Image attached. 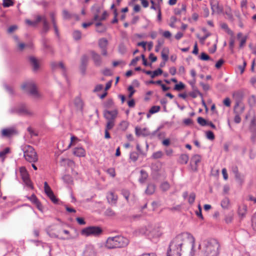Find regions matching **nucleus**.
Instances as JSON below:
<instances>
[{"mask_svg":"<svg viewBox=\"0 0 256 256\" xmlns=\"http://www.w3.org/2000/svg\"><path fill=\"white\" fill-rule=\"evenodd\" d=\"M194 245L195 238L191 234L182 232L170 243L166 256H193Z\"/></svg>","mask_w":256,"mask_h":256,"instance_id":"obj_1","label":"nucleus"},{"mask_svg":"<svg viewBox=\"0 0 256 256\" xmlns=\"http://www.w3.org/2000/svg\"><path fill=\"white\" fill-rule=\"evenodd\" d=\"M220 244L214 238L206 239L203 240L198 246L202 250L203 256H218Z\"/></svg>","mask_w":256,"mask_h":256,"instance_id":"obj_2","label":"nucleus"},{"mask_svg":"<svg viewBox=\"0 0 256 256\" xmlns=\"http://www.w3.org/2000/svg\"><path fill=\"white\" fill-rule=\"evenodd\" d=\"M130 242L129 240L122 236H116L108 238L106 246L108 249L121 248L126 246Z\"/></svg>","mask_w":256,"mask_h":256,"instance_id":"obj_3","label":"nucleus"},{"mask_svg":"<svg viewBox=\"0 0 256 256\" xmlns=\"http://www.w3.org/2000/svg\"><path fill=\"white\" fill-rule=\"evenodd\" d=\"M118 112L117 109L112 110H104L103 112L104 117L107 121L106 126H108V128H114L115 126V122L118 117Z\"/></svg>","mask_w":256,"mask_h":256,"instance_id":"obj_4","label":"nucleus"},{"mask_svg":"<svg viewBox=\"0 0 256 256\" xmlns=\"http://www.w3.org/2000/svg\"><path fill=\"white\" fill-rule=\"evenodd\" d=\"M24 156L26 160L30 162H35L38 160V156L34 148L30 146H26L23 148Z\"/></svg>","mask_w":256,"mask_h":256,"instance_id":"obj_5","label":"nucleus"},{"mask_svg":"<svg viewBox=\"0 0 256 256\" xmlns=\"http://www.w3.org/2000/svg\"><path fill=\"white\" fill-rule=\"evenodd\" d=\"M102 233V228L98 226H90L82 230L81 234L82 235L88 236H98Z\"/></svg>","mask_w":256,"mask_h":256,"instance_id":"obj_6","label":"nucleus"},{"mask_svg":"<svg viewBox=\"0 0 256 256\" xmlns=\"http://www.w3.org/2000/svg\"><path fill=\"white\" fill-rule=\"evenodd\" d=\"M22 88L28 92L31 96L35 98H40L41 96L38 92L36 85L32 82H28L22 86Z\"/></svg>","mask_w":256,"mask_h":256,"instance_id":"obj_7","label":"nucleus"},{"mask_svg":"<svg viewBox=\"0 0 256 256\" xmlns=\"http://www.w3.org/2000/svg\"><path fill=\"white\" fill-rule=\"evenodd\" d=\"M10 112L12 114H16L19 116H32L33 115L32 112L30 111L26 108L25 104H22L17 108H14L11 109Z\"/></svg>","mask_w":256,"mask_h":256,"instance_id":"obj_8","label":"nucleus"},{"mask_svg":"<svg viewBox=\"0 0 256 256\" xmlns=\"http://www.w3.org/2000/svg\"><path fill=\"white\" fill-rule=\"evenodd\" d=\"M20 176L22 177V178L25 184L31 188H32L33 186H32V182L30 178L29 174L27 170H26V168L24 166H22L20 168Z\"/></svg>","mask_w":256,"mask_h":256,"instance_id":"obj_9","label":"nucleus"},{"mask_svg":"<svg viewBox=\"0 0 256 256\" xmlns=\"http://www.w3.org/2000/svg\"><path fill=\"white\" fill-rule=\"evenodd\" d=\"M50 66L52 70H56L58 68H61L62 70V75L65 78L66 80H68L66 76V68L64 66V64L62 62H60L58 63L56 62H51Z\"/></svg>","mask_w":256,"mask_h":256,"instance_id":"obj_10","label":"nucleus"},{"mask_svg":"<svg viewBox=\"0 0 256 256\" xmlns=\"http://www.w3.org/2000/svg\"><path fill=\"white\" fill-rule=\"evenodd\" d=\"M108 44V40L106 38H101L98 40V46L101 50L102 55L104 56H107Z\"/></svg>","mask_w":256,"mask_h":256,"instance_id":"obj_11","label":"nucleus"},{"mask_svg":"<svg viewBox=\"0 0 256 256\" xmlns=\"http://www.w3.org/2000/svg\"><path fill=\"white\" fill-rule=\"evenodd\" d=\"M88 56L84 54L83 55L80 59V69L82 74L84 75L86 73V66L88 64Z\"/></svg>","mask_w":256,"mask_h":256,"instance_id":"obj_12","label":"nucleus"},{"mask_svg":"<svg viewBox=\"0 0 256 256\" xmlns=\"http://www.w3.org/2000/svg\"><path fill=\"white\" fill-rule=\"evenodd\" d=\"M210 6L213 12L220 14L223 11L222 6L219 5L218 2L216 0H212L210 1Z\"/></svg>","mask_w":256,"mask_h":256,"instance_id":"obj_13","label":"nucleus"},{"mask_svg":"<svg viewBox=\"0 0 256 256\" xmlns=\"http://www.w3.org/2000/svg\"><path fill=\"white\" fill-rule=\"evenodd\" d=\"M250 130L252 133L251 136V140L252 142H256V122L254 118L251 120Z\"/></svg>","mask_w":256,"mask_h":256,"instance_id":"obj_14","label":"nucleus"},{"mask_svg":"<svg viewBox=\"0 0 256 256\" xmlns=\"http://www.w3.org/2000/svg\"><path fill=\"white\" fill-rule=\"evenodd\" d=\"M201 160L202 156L198 154H196L192 157L190 160V163H193L194 164V170H197L198 164L201 162Z\"/></svg>","mask_w":256,"mask_h":256,"instance_id":"obj_15","label":"nucleus"},{"mask_svg":"<svg viewBox=\"0 0 256 256\" xmlns=\"http://www.w3.org/2000/svg\"><path fill=\"white\" fill-rule=\"evenodd\" d=\"M90 54H92V58L94 62V64L96 66H100L102 64V58L94 50H92L90 52Z\"/></svg>","mask_w":256,"mask_h":256,"instance_id":"obj_16","label":"nucleus"},{"mask_svg":"<svg viewBox=\"0 0 256 256\" xmlns=\"http://www.w3.org/2000/svg\"><path fill=\"white\" fill-rule=\"evenodd\" d=\"M245 107L243 104H240L238 101H237L234 106V114H241L244 112Z\"/></svg>","mask_w":256,"mask_h":256,"instance_id":"obj_17","label":"nucleus"},{"mask_svg":"<svg viewBox=\"0 0 256 256\" xmlns=\"http://www.w3.org/2000/svg\"><path fill=\"white\" fill-rule=\"evenodd\" d=\"M73 154L78 157H84L86 156V150L82 147H76L74 149Z\"/></svg>","mask_w":256,"mask_h":256,"instance_id":"obj_18","label":"nucleus"},{"mask_svg":"<svg viewBox=\"0 0 256 256\" xmlns=\"http://www.w3.org/2000/svg\"><path fill=\"white\" fill-rule=\"evenodd\" d=\"M28 60L30 65L32 66L34 71H36L40 68V66L37 59L34 56H30L28 58Z\"/></svg>","mask_w":256,"mask_h":256,"instance_id":"obj_19","label":"nucleus"},{"mask_svg":"<svg viewBox=\"0 0 256 256\" xmlns=\"http://www.w3.org/2000/svg\"><path fill=\"white\" fill-rule=\"evenodd\" d=\"M162 232L160 231L158 228H154L152 230L149 229V234L148 236L152 238H158L161 236Z\"/></svg>","mask_w":256,"mask_h":256,"instance_id":"obj_20","label":"nucleus"},{"mask_svg":"<svg viewBox=\"0 0 256 256\" xmlns=\"http://www.w3.org/2000/svg\"><path fill=\"white\" fill-rule=\"evenodd\" d=\"M16 132L15 129L13 128L4 129L2 131V136L10 137Z\"/></svg>","mask_w":256,"mask_h":256,"instance_id":"obj_21","label":"nucleus"},{"mask_svg":"<svg viewBox=\"0 0 256 256\" xmlns=\"http://www.w3.org/2000/svg\"><path fill=\"white\" fill-rule=\"evenodd\" d=\"M247 210V207L246 205L240 206L238 208V214L240 217L242 219L245 217Z\"/></svg>","mask_w":256,"mask_h":256,"instance_id":"obj_22","label":"nucleus"},{"mask_svg":"<svg viewBox=\"0 0 256 256\" xmlns=\"http://www.w3.org/2000/svg\"><path fill=\"white\" fill-rule=\"evenodd\" d=\"M92 10L94 11V20H99V14L100 12V6H94L92 8Z\"/></svg>","mask_w":256,"mask_h":256,"instance_id":"obj_23","label":"nucleus"},{"mask_svg":"<svg viewBox=\"0 0 256 256\" xmlns=\"http://www.w3.org/2000/svg\"><path fill=\"white\" fill-rule=\"evenodd\" d=\"M234 217V212L233 211H231L227 214L225 216L224 222L226 224H228L232 223Z\"/></svg>","mask_w":256,"mask_h":256,"instance_id":"obj_24","label":"nucleus"},{"mask_svg":"<svg viewBox=\"0 0 256 256\" xmlns=\"http://www.w3.org/2000/svg\"><path fill=\"white\" fill-rule=\"evenodd\" d=\"M74 103L77 109L80 110H82L83 103L82 100L80 98H76L74 100Z\"/></svg>","mask_w":256,"mask_h":256,"instance_id":"obj_25","label":"nucleus"},{"mask_svg":"<svg viewBox=\"0 0 256 256\" xmlns=\"http://www.w3.org/2000/svg\"><path fill=\"white\" fill-rule=\"evenodd\" d=\"M140 176L138 179V181L140 183H144L148 177V173L144 170H142L140 172Z\"/></svg>","mask_w":256,"mask_h":256,"instance_id":"obj_26","label":"nucleus"},{"mask_svg":"<svg viewBox=\"0 0 256 256\" xmlns=\"http://www.w3.org/2000/svg\"><path fill=\"white\" fill-rule=\"evenodd\" d=\"M107 198L110 202L116 203L117 200L118 196L115 195L113 192H110L107 196Z\"/></svg>","mask_w":256,"mask_h":256,"instance_id":"obj_27","label":"nucleus"},{"mask_svg":"<svg viewBox=\"0 0 256 256\" xmlns=\"http://www.w3.org/2000/svg\"><path fill=\"white\" fill-rule=\"evenodd\" d=\"M155 191V186L152 184H148L147 188L146 190V193L148 194L151 195L154 193Z\"/></svg>","mask_w":256,"mask_h":256,"instance_id":"obj_28","label":"nucleus"},{"mask_svg":"<svg viewBox=\"0 0 256 256\" xmlns=\"http://www.w3.org/2000/svg\"><path fill=\"white\" fill-rule=\"evenodd\" d=\"M230 200L228 197H225L221 201L220 205L224 209H228L230 205Z\"/></svg>","mask_w":256,"mask_h":256,"instance_id":"obj_29","label":"nucleus"},{"mask_svg":"<svg viewBox=\"0 0 256 256\" xmlns=\"http://www.w3.org/2000/svg\"><path fill=\"white\" fill-rule=\"evenodd\" d=\"M189 157L186 154H182L179 158L178 162L181 164H186L188 161Z\"/></svg>","mask_w":256,"mask_h":256,"instance_id":"obj_30","label":"nucleus"},{"mask_svg":"<svg viewBox=\"0 0 256 256\" xmlns=\"http://www.w3.org/2000/svg\"><path fill=\"white\" fill-rule=\"evenodd\" d=\"M220 27L224 30L229 35L232 36L234 35L233 32L228 28L226 23H222L220 24Z\"/></svg>","mask_w":256,"mask_h":256,"instance_id":"obj_31","label":"nucleus"},{"mask_svg":"<svg viewBox=\"0 0 256 256\" xmlns=\"http://www.w3.org/2000/svg\"><path fill=\"white\" fill-rule=\"evenodd\" d=\"M186 6L184 4H182V6L181 8H176L174 10V13L176 15H180L182 14V12H186Z\"/></svg>","mask_w":256,"mask_h":256,"instance_id":"obj_32","label":"nucleus"},{"mask_svg":"<svg viewBox=\"0 0 256 256\" xmlns=\"http://www.w3.org/2000/svg\"><path fill=\"white\" fill-rule=\"evenodd\" d=\"M42 24H43V26H42V32L46 34L50 30V26H49L48 22L46 18L44 19V21L42 22Z\"/></svg>","mask_w":256,"mask_h":256,"instance_id":"obj_33","label":"nucleus"},{"mask_svg":"<svg viewBox=\"0 0 256 256\" xmlns=\"http://www.w3.org/2000/svg\"><path fill=\"white\" fill-rule=\"evenodd\" d=\"M62 180L64 182L67 184H73V178L72 176H71L69 174H65L62 177Z\"/></svg>","mask_w":256,"mask_h":256,"instance_id":"obj_34","label":"nucleus"},{"mask_svg":"<svg viewBox=\"0 0 256 256\" xmlns=\"http://www.w3.org/2000/svg\"><path fill=\"white\" fill-rule=\"evenodd\" d=\"M18 50L20 51H22L24 48L28 47L29 48H32V44H25L22 42H19L18 44Z\"/></svg>","mask_w":256,"mask_h":256,"instance_id":"obj_35","label":"nucleus"},{"mask_svg":"<svg viewBox=\"0 0 256 256\" xmlns=\"http://www.w3.org/2000/svg\"><path fill=\"white\" fill-rule=\"evenodd\" d=\"M44 189L45 193L48 196L54 193L48 182H46L44 183Z\"/></svg>","mask_w":256,"mask_h":256,"instance_id":"obj_36","label":"nucleus"},{"mask_svg":"<svg viewBox=\"0 0 256 256\" xmlns=\"http://www.w3.org/2000/svg\"><path fill=\"white\" fill-rule=\"evenodd\" d=\"M114 105V102H113V100L112 98L108 99L104 104V107L106 108H112Z\"/></svg>","mask_w":256,"mask_h":256,"instance_id":"obj_37","label":"nucleus"},{"mask_svg":"<svg viewBox=\"0 0 256 256\" xmlns=\"http://www.w3.org/2000/svg\"><path fill=\"white\" fill-rule=\"evenodd\" d=\"M138 232L140 234L146 235L148 236V234H149V229L148 230L146 226H143L140 228L138 230Z\"/></svg>","mask_w":256,"mask_h":256,"instance_id":"obj_38","label":"nucleus"},{"mask_svg":"<svg viewBox=\"0 0 256 256\" xmlns=\"http://www.w3.org/2000/svg\"><path fill=\"white\" fill-rule=\"evenodd\" d=\"M186 87L184 84L182 82H180L178 84H176L174 88V90L176 91H180L184 89Z\"/></svg>","mask_w":256,"mask_h":256,"instance_id":"obj_39","label":"nucleus"},{"mask_svg":"<svg viewBox=\"0 0 256 256\" xmlns=\"http://www.w3.org/2000/svg\"><path fill=\"white\" fill-rule=\"evenodd\" d=\"M248 102L250 107H253L256 102V98L254 95L250 96L248 99Z\"/></svg>","mask_w":256,"mask_h":256,"instance_id":"obj_40","label":"nucleus"},{"mask_svg":"<svg viewBox=\"0 0 256 256\" xmlns=\"http://www.w3.org/2000/svg\"><path fill=\"white\" fill-rule=\"evenodd\" d=\"M72 36L75 40H78L81 38L82 33L80 30H74L73 32Z\"/></svg>","mask_w":256,"mask_h":256,"instance_id":"obj_41","label":"nucleus"},{"mask_svg":"<svg viewBox=\"0 0 256 256\" xmlns=\"http://www.w3.org/2000/svg\"><path fill=\"white\" fill-rule=\"evenodd\" d=\"M162 70L161 68H158L157 70L152 72V75H151V78H154L162 74Z\"/></svg>","mask_w":256,"mask_h":256,"instance_id":"obj_42","label":"nucleus"},{"mask_svg":"<svg viewBox=\"0 0 256 256\" xmlns=\"http://www.w3.org/2000/svg\"><path fill=\"white\" fill-rule=\"evenodd\" d=\"M128 122L126 120H122L120 124V128L123 131L126 130L128 128Z\"/></svg>","mask_w":256,"mask_h":256,"instance_id":"obj_43","label":"nucleus"},{"mask_svg":"<svg viewBox=\"0 0 256 256\" xmlns=\"http://www.w3.org/2000/svg\"><path fill=\"white\" fill-rule=\"evenodd\" d=\"M14 2L12 0H3L2 6L4 8H8L10 6H13Z\"/></svg>","mask_w":256,"mask_h":256,"instance_id":"obj_44","label":"nucleus"},{"mask_svg":"<svg viewBox=\"0 0 256 256\" xmlns=\"http://www.w3.org/2000/svg\"><path fill=\"white\" fill-rule=\"evenodd\" d=\"M160 107L158 106H152L149 110V112L151 114H155L160 111Z\"/></svg>","mask_w":256,"mask_h":256,"instance_id":"obj_45","label":"nucleus"},{"mask_svg":"<svg viewBox=\"0 0 256 256\" xmlns=\"http://www.w3.org/2000/svg\"><path fill=\"white\" fill-rule=\"evenodd\" d=\"M197 122L202 126H206L208 124V122L202 117H198L197 119Z\"/></svg>","mask_w":256,"mask_h":256,"instance_id":"obj_46","label":"nucleus"},{"mask_svg":"<svg viewBox=\"0 0 256 256\" xmlns=\"http://www.w3.org/2000/svg\"><path fill=\"white\" fill-rule=\"evenodd\" d=\"M170 184L167 182H162L160 185V188L163 191H166L170 188Z\"/></svg>","mask_w":256,"mask_h":256,"instance_id":"obj_47","label":"nucleus"},{"mask_svg":"<svg viewBox=\"0 0 256 256\" xmlns=\"http://www.w3.org/2000/svg\"><path fill=\"white\" fill-rule=\"evenodd\" d=\"M138 158V154L136 152H133L130 154V158L133 162H136Z\"/></svg>","mask_w":256,"mask_h":256,"instance_id":"obj_48","label":"nucleus"},{"mask_svg":"<svg viewBox=\"0 0 256 256\" xmlns=\"http://www.w3.org/2000/svg\"><path fill=\"white\" fill-rule=\"evenodd\" d=\"M196 198V194L194 192H191L188 198V202L190 204H192Z\"/></svg>","mask_w":256,"mask_h":256,"instance_id":"obj_49","label":"nucleus"},{"mask_svg":"<svg viewBox=\"0 0 256 256\" xmlns=\"http://www.w3.org/2000/svg\"><path fill=\"white\" fill-rule=\"evenodd\" d=\"M163 156V153L162 151H158L152 154V157L154 159H158L161 158Z\"/></svg>","mask_w":256,"mask_h":256,"instance_id":"obj_50","label":"nucleus"},{"mask_svg":"<svg viewBox=\"0 0 256 256\" xmlns=\"http://www.w3.org/2000/svg\"><path fill=\"white\" fill-rule=\"evenodd\" d=\"M48 196L50 198V200L54 204H58V203L59 200L58 198H56V197L55 196L54 193Z\"/></svg>","mask_w":256,"mask_h":256,"instance_id":"obj_51","label":"nucleus"},{"mask_svg":"<svg viewBox=\"0 0 256 256\" xmlns=\"http://www.w3.org/2000/svg\"><path fill=\"white\" fill-rule=\"evenodd\" d=\"M200 58L202 60H210V56L204 52L201 53Z\"/></svg>","mask_w":256,"mask_h":256,"instance_id":"obj_52","label":"nucleus"},{"mask_svg":"<svg viewBox=\"0 0 256 256\" xmlns=\"http://www.w3.org/2000/svg\"><path fill=\"white\" fill-rule=\"evenodd\" d=\"M113 128L112 127H108V126H106L105 130H104V138L106 139H109L110 138V133L108 132V130H112Z\"/></svg>","mask_w":256,"mask_h":256,"instance_id":"obj_53","label":"nucleus"},{"mask_svg":"<svg viewBox=\"0 0 256 256\" xmlns=\"http://www.w3.org/2000/svg\"><path fill=\"white\" fill-rule=\"evenodd\" d=\"M252 226L254 230L256 231V212L252 218Z\"/></svg>","mask_w":256,"mask_h":256,"instance_id":"obj_54","label":"nucleus"},{"mask_svg":"<svg viewBox=\"0 0 256 256\" xmlns=\"http://www.w3.org/2000/svg\"><path fill=\"white\" fill-rule=\"evenodd\" d=\"M206 138L210 140H214V132L210 130H208L206 132Z\"/></svg>","mask_w":256,"mask_h":256,"instance_id":"obj_55","label":"nucleus"},{"mask_svg":"<svg viewBox=\"0 0 256 256\" xmlns=\"http://www.w3.org/2000/svg\"><path fill=\"white\" fill-rule=\"evenodd\" d=\"M122 194L124 197V198H126L127 202H128V198L130 194L129 190H122Z\"/></svg>","mask_w":256,"mask_h":256,"instance_id":"obj_56","label":"nucleus"},{"mask_svg":"<svg viewBox=\"0 0 256 256\" xmlns=\"http://www.w3.org/2000/svg\"><path fill=\"white\" fill-rule=\"evenodd\" d=\"M210 35V32L206 33L204 36L200 37L198 34H197V37L199 38L200 42L203 44L205 40Z\"/></svg>","mask_w":256,"mask_h":256,"instance_id":"obj_57","label":"nucleus"},{"mask_svg":"<svg viewBox=\"0 0 256 256\" xmlns=\"http://www.w3.org/2000/svg\"><path fill=\"white\" fill-rule=\"evenodd\" d=\"M106 172L112 177L114 178L116 176V172L114 168H109L106 170Z\"/></svg>","mask_w":256,"mask_h":256,"instance_id":"obj_58","label":"nucleus"},{"mask_svg":"<svg viewBox=\"0 0 256 256\" xmlns=\"http://www.w3.org/2000/svg\"><path fill=\"white\" fill-rule=\"evenodd\" d=\"M62 16L64 19H70L72 18L71 14L66 10L62 11Z\"/></svg>","mask_w":256,"mask_h":256,"instance_id":"obj_59","label":"nucleus"},{"mask_svg":"<svg viewBox=\"0 0 256 256\" xmlns=\"http://www.w3.org/2000/svg\"><path fill=\"white\" fill-rule=\"evenodd\" d=\"M170 23L169 25L171 28H174V24L177 21V18L174 16H172L170 18Z\"/></svg>","mask_w":256,"mask_h":256,"instance_id":"obj_60","label":"nucleus"},{"mask_svg":"<svg viewBox=\"0 0 256 256\" xmlns=\"http://www.w3.org/2000/svg\"><path fill=\"white\" fill-rule=\"evenodd\" d=\"M10 151V148H6L0 152V158H4Z\"/></svg>","mask_w":256,"mask_h":256,"instance_id":"obj_61","label":"nucleus"},{"mask_svg":"<svg viewBox=\"0 0 256 256\" xmlns=\"http://www.w3.org/2000/svg\"><path fill=\"white\" fill-rule=\"evenodd\" d=\"M128 90L129 91L128 98H130L132 96L133 94L136 92L132 86H130L128 88Z\"/></svg>","mask_w":256,"mask_h":256,"instance_id":"obj_62","label":"nucleus"},{"mask_svg":"<svg viewBox=\"0 0 256 256\" xmlns=\"http://www.w3.org/2000/svg\"><path fill=\"white\" fill-rule=\"evenodd\" d=\"M118 50L119 52L122 54H124L126 52V48L124 45L123 44H120L118 46Z\"/></svg>","mask_w":256,"mask_h":256,"instance_id":"obj_63","label":"nucleus"},{"mask_svg":"<svg viewBox=\"0 0 256 256\" xmlns=\"http://www.w3.org/2000/svg\"><path fill=\"white\" fill-rule=\"evenodd\" d=\"M105 214L108 216H113L115 215L114 212L110 208H108L106 210Z\"/></svg>","mask_w":256,"mask_h":256,"instance_id":"obj_64","label":"nucleus"}]
</instances>
